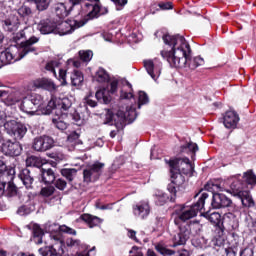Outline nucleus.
<instances>
[{
    "instance_id": "obj_15",
    "label": "nucleus",
    "mask_w": 256,
    "mask_h": 256,
    "mask_svg": "<svg viewBox=\"0 0 256 256\" xmlns=\"http://www.w3.org/2000/svg\"><path fill=\"white\" fill-rule=\"evenodd\" d=\"M21 150V144L18 142L7 140L2 144V153H4V155H8L9 157H19V155H21Z\"/></svg>"
},
{
    "instance_id": "obj_36",
    "label": "nucleus",
    "mask_w": 256,
    "mask_h": 256,
    "mask_svg": "<svg viewBox=\"0 0 256 256\" xmlns=\"http://www.w3.org/2000/svg\"><path fill=\"white\" fill-rule=\"evenodd\" d=\"M33 235L35 243H37V245H41V243H43V236L45 233H43V230L41 227H39V225L33 226Z\"/></svg>"
},
{
    "instance_id": "obj_31",
    "label": "nucleus",
    "mask_w": 256,
    "mask_h": 256,
    "mask_svg": "<svg viewBox=\"0 0 256 256\" xmlns=\"http://www.w3.org/2000/svg\"><path fill=\"white\" fill-rule=\"evenodd\" d=\"M41 177L43 183H45L46 185H50L51 183L55 182V172L53 171V169H42Z\"/></svg>"
},
{
    "instance_id": "obj_26",
    "label": "nucleus",
    "mask_w": 256,
    "mask_h": 256,
    "mask_svg": "<svg viewBox=\"0 0 256 256\" xmlns=\"http://www.w3.org/2000/svg\"><path fill=\"white\" fill-rule=\"evenodd\" d=\"M173 196V194L170 193V196L167 195V193L158 190L156 191V193L154 194V199H155V204L158 205L159 207H163V205H165V203H167V201H173L171 200V197Z\"/></svg>"
},
{
    "instance_id": "obj_47",
    "label": "nucleus",
    "mask_w": 256,
    "mask_h": 256,
    "mask_svg": "<svg viewBox=\"0 0 256 256\" xmlns=\"http://www.w3.org/2000/svg\"><path fill=\"white\" fill-rule=\"evenodd\" d=\"M45 230L48 233H57V231H61V226L57 223L48 222L45 224Z\"/></svg>"
},
{
    "instance_id": "obj_30",
    "label": "nucleus",
    "mask_w": 256,
    "mask_h": 256,
    "mask_svg": "<svg viewBox=\"0 0 256 256\" xmlns=\"http://www.w3.org/2000/svg\"><path fill=\"white\" fill-rule=\"evenodd\" d=\"M199 151L197 143L189 142L186 145L180 147V153H188L191 157H195V154Z\"/></svg>"
},
{
    "instance_id": "obj_35",
    "label": "nucleus",
    "mask_w": 256,
    "mask_h": 256,
    "mask_svg": "<svg viewBox=\"0 0 256 256\" xmlns=\"http://www.w3.org/2000/svg\"><path fill=\"white\" fill-rule=\"evenodd\" d=\"M62 177H65L69 183L73 182V180L77 177V169L75 168H63L60 171Z\"/></svg>"
},
{
    "instance_id": "obj_24",
    "label": "nucleus",
    "mask_w": 256,
    "mask_h": 256,
    "mask_svg": "<svg viewBox=\"0 0 256 256\" xmlns=\"http://www.w3.org/2000/svg\"><path fill=\"white\" fill-rule=\"evenodd\" d=\"M19 179L25 185L26 189H33V177L31 176V170L25 168L18 174Z\"/></svg>"
},
{
    "instance_id": "obj_60",
    "label": "nucleus",
    "mask_w": 256,
    "mask_h": 256,
    "mask_svg": "<svg viewBox=\"0 0 256 256\" xmlns=\"http://www.w3.org/2000/svg\"><path fill=\"white\" fill-rule=\"evenodd\" d=\"M18 215H27L29 213V209H27L25 206H21L20 208H18L17 210Z\"/></svg>"
},
{
    "instance_id": "obj_5",
    "label": "nucleus",
    "mask_w": 256,
    "mask_h": 256,
    "mask_svg": "<svg viewBox=\"0 0 256 256\" xmlns=\"http://www.w3.org/2000/svg\"><path fill=\"white\" fill-rule=\"evenodd\" d=\"M6 118L5 112H0V125H3L8 135H13L15 139H23L27 133V127L21 123H17L15 120L5 122Z\"/></svg>"
},
{
    "instance_id": "obj_42",
    "label": "nucleus",
    "mask_w": 256,
    "mask_h": 256,
    "mask_svg": "<svg viewBox=\"0 0 256 256\" xmlns=\"http://www.w3.org/2000/svg\"><path fill=\"white\" fill-rule=\"evenodd\" d=\"M37 11H47L49 5H51V0H33Z\"/></svg>"
},
{
    "instance_id": "obj_2",
    "label": "nucleus",
    "mask_w": 256,
    "mask_h": 256,
    "mask_svg": "<svg viewBox=\"0 0 256 256\" xmlns=\"http://www.w3.org/2000/svg\"><path fill=\"white\" fill-rule=\"evenodd\" d=\"M208 198L209 194L204 192L195 204L192 206H183L180 209V213L174 218V223L179 227V232L174 236L173 247L185 245V243L189 241V238L191 237V225L186 223V221L197 217V213L205 207V199Z\"/></svg>"
},
{
    "instance_id": "obj_59",
    "label": "nucleus",
    "mask_w": 256,
    "mask_h": 256,
    "mask_svg": "<svg viewBox=\"0 0 256 256\" xmlns=\"http://www.w3.org/2000/svg\"><path fill=\"white\" fill-rule=\"evenodd\" d=\"M160 9H162L163 11H166L167 9H173V4L171 2H167V3H160L159 4Z\"/></svg>"
},
{
    "instance_id": "obj_8",
    "label": "nucleus",
    "mask_w": 256,
    "mask_h": 256,
    "mask_svg": "<svg viewBox=\"0 0 256 256\" xmlns=\"http://www.w3.org/2000/svg\"><path fill=\"white\" fill-rule=\"evenodd\" d=\"M165 163L169 165L170 169H174V171H178L179 173H183V175H193V164L187 157L176 158V159H165Z\"/></svg>"
},
{
    "instance_id": "obj_14",
    "label": "nucleus",
    "mask_w": 256,
    "mask_h": 256,
    "mask_svg": "<svg viewBox=\"0 0 256 256\" xmlns=\"http://www.w3.org/2000/svg\"><path fill=\"white\" fill-rule=\"evenodd\" d=\"M50 237H52V239L54 241H56L57 243L55 245L40 248L39 249L40 255H42V256H58V255H61V253H63V249H61V247H63V241H61V239H59V237H57V236L50 235Z\"/></svg>"
},
{
    "instance_id": "obj_40",
    "label": "nucleus",
    "mask_w": 256,
    "mask_h": 256,
    "mask_svg": "<svg viewBox=\"0 0 256 256\" xmlns=\"http://www.w3.org/2000/svg\"><path fill=\"white\" fill-rule=\"evenodd\" d=\"M243 179L247 185H256V175L253 170L244 172Z\"/></svg>"
},
{
    "instance_id": "obj_43",
    "label": "nucleus",
    "mask_w": 256,
    "mask_h": 256,
    "mask_svg": "<svg viewBox=\"0 0 256 256\" xmlns=\"http://www.w3.org/2000/svg\"><path fill=\"white\" fill-rule=\"evenodd\" d=\"M27 31H33V28H25L24 30L14 34L12 37L14 43H19L21 39H27Z\"/></svg>"
},
{
    "instance_id": "obj_64",
    "label": "nucleus",
    "mask_w": 256,
    "mask_h": 256,
    "mask_svg": "<svg viewBox=\"0 0 256 256\" xmlns=\"http://www.w3.org/2000/svg\"><path fill=\"white\" fill-rule=\"evenodd\" d=\"M6 185H7V182H0V195H3V193H5Z\"/></svg>"
},
{
    "instance_id": "obj_9",
    "label": "nucleus",
    "mask_w": 256,
    "mask_h": 256,
    "mask_svg": "<svg viewBox=\"0 0 256 256\" xmlns=\"http://www.w3.org/2000/svg\"><path fill=\"white\" fill-rule=\"evenodd\" d=\"M171 173V183L168 184L167 190L172 195L170 197L171 201H175V196L177 195V187L185 184V176L175 169L170 168Z\"/></svg>"
},
{
    "instance_id": "obj_53",
    "label": "nucleus",
    "mask_w": 256,
    "mask_h": 256,
    "mask_svg": "<svg viewBox=\"0 0 256 256\" xmlns=\"http://www.w3.org/2000/svg\"><path fill=\"white\" fill-rule=\"evenodd\" d=\"M60 231L61 233H67L68 235H77V231L67 225L60 226Z\"/></svg>"
},
{
    "instance_id": "obj_62",
    "label": "nucleus",
    "mask_w": 256,
    "mask_h": 256,
    "mask_svg": "<svg viewBox=\"0 0 256 256\" xmlns=\"http://www.w3.org/2000/svg\"><path fill=\"white\" fill-rule=\"evenodd\" d=\"M224 251L226 256H237V253L233 248H226Z\"/></svg>"
},
{
    "instance_id": "obj_49",
    "label": "nucleus",
    "mask_w": 256,
    "mask_h": 256,
    "mask_svg": "<svg viewBox=\"0 0 256 256\" xmlns=\"http://www.w3.org/2000/svg\"><path fill=\"white\" fill-rule=\"evenodd\" d=\"M57 67H59V61L53 60L48 62L45 68L46 71H50L51 73H53L54 77H57V72H55V69H57Z\"/></svg>"
},
{
    "instance_id": "obj_23",
    "label": "nucleus",
    "mask_w": 256,
    "mask_h": 256,
    "mask_svg": "<svg viewBox=\"0 0 256 256\" xmlns=\"http://www.w3.org/2000/svg\"><path fill=\"white\" fill-rule=\"evenodd\" d=\"M34 87H37V89H45V91H55L57 89L55 82L49 78H41L35 80Z\"/></svg>"
},
{
    "instance_id": "obj_4",
    "label": "nucleus",
    "mask_w": 256,
    "mask_h": 256,
    "mask_svg": "<svg viewBox=\"0 0 256 256\" xmlns=\"http://www.w3.org/2000/svg\"><path fill=\"white\" fill-rule=\"evenodd\" d=\"M71 105H73V102L69 98H52L42 113L44 115L54 113L57 117H61V115H67Z\"/></svg>"
},
{
    "instance_id": "obj_13",
    "label": "nucleus",
    "mask_w": 256,
    "mask_h": 256,
    "mask_svg": "<svg viewBox=\"0 0 256 256\" xmlns=\"http://www.w3.org/2000/svg\"><path fill=\"white\" fill-rule=\"evenodd\" d=\"M55 146V140L50 136H40L36 137L33 141L32 148L34 151L44 152L53 149Z\"/></svg>"
},
{
    "instance_id": "obj_27",
    "label": "nucleus",
    "mask_w": 256,
    "mask_h": 256,
    "mask_svg": "<svg viewBox=\"0 0 256 256\" xmlns=\"http://www.w3.org/2000/svg\"><path fill=\"white\" fill-rule=\"evenodd\" d=\"M95 96L99 103H104V105H108V103H111V95L109 94V90L105 88L98 90Z\"/></svg>"
},
{
    "instance_id": "obj_33",
    "label": "nucleus",
    "mask_w": 256,
    "mask_h": 256,
    "mask_svg": "<svg viewBox=\"0 0 256 256\" xmlns=\"http://www.w3.org/2000/svg\"><path fill=\"white\" fill-rule=\"evenodd\" d=\"M2 26L4 31H9L10 33H12L13 31H17V29H19V20L15 19V20H11V19H7L4 20L2 22Z\"/></svg>"
},
{
    "instance_id": "obj_41",
    "label": "nucleus",
    "mask_w": 256,
    "mask_h": 256,
    "mask_svg": "<svg viewBox=\"0 0 256 256\" xmlns=\"http://www.w3.org/2000/svg\"><path fill=\"white\" fill-rule=\"evenodd\" d=\"M26 165L27 167H41L43 165V162H41V158L36 156H30L26 159Z\"/></svg>"
},
{
    "instance_id": "obj_21",
    "label": "nucleus",
    "mask_w": 256,
    "mask_h": 256,
    "mask_svg": "<svg viewBox=\"0 0 256 256\" xmlns=\"http://www.w3.org/2000/svg\"><path fill=\"white\" fill-rule=\"evenodd\" d=\"M53 10L59 19H65V17H69L71 11H73V6H69L68 3L59 2L54 4Z\"/></svg>"
},
{
    "instance_id": "obj_34",
    "label": "nucleus",
    "mask_w": 256,
    "mask_h": 256,
    "mask_svg": "<svg viewBox=\"0 0 256 256\" xmlns=\"http://www.w3.org/2000/svg\"><path fill=\"white\" fill-rule=\"evenodd\" d=\"M81 219L82 221H85V223H88L90 228L97 227V225H100L101 223V218L91 214H83Z\"/></svg>"
},
{
    "instance_id": "obj_45",
    "label": "nucleus",
    "mask_w": 256,
    "mask_h": 256,
    "mask_svg": "<svg viewBox=\"0 0 256 256\" xmlns=\"http://www.w3.org/2000/svg\"><path fill=\"white\" fill-rule=\"evenodd\" d=\"M17 13L20 17H31V15H33V10H31L29 6L23 5L17 10Z\"/></svg>"
},
{
    "instance_id": "obj_22",
    "label": "nucleus",
    "mask_w": 256,
    "mask_h": 256,
    "mask_svg": "<svg viewBox=\"0 0 256 256\" xmlns=\"http://www.w3.org/2000/svg\"><path fill=\"white\" fill-rule=\"evenodd\" d=\"M133 211H134V215L136 217H139V219H145L151 211V209L149 207V202L142 201V202L138 203L133 208Z\"/></svg>"
},
{
    "instance_id": "obj_63",
    "label": "nucleus",
    "mask_w": 256,
    "mask_h": 256,
    "mask_svg": "<svg viewBox=\"0 0 256 256\" xmlns=\"http://www.w3.org/2000/svg\"><path fill=\"white\" fill-rule=\"evenodd\" d=\"M135 235H137V232H135V230H128V237L130 239H133L134 241H137V237Z\"/></svg>"
},
{
    "instance_id": "obj_55",
    "label": "nucleus",
    "mask_w": 256,
    "mask_h": 256,
    "mask_svg": "<svg viewBox=\"0 0 256 256\" xmlns=\"http://www.w3.org/2000/svg\"><path fill=\"white\" fill-rule=\"evenodd\" d=\"M0 173H2L3 179H5V177H9V172H7V165L5 162H3V160H0Z\"/></svg>"
},
{
    "instance_id": "obj_58",
    "label": "nucleus",
    "mask_w": 256,
    "mask_h": 256,
    "mask_svg": "<svg viewBox=\"0 0 256 256\" xmlns=\"http://www.w3.org/2000/svg\"><path fill=\"white\" fill-rule=\"evenodd\" d=\"M118 85H119V81L112 80L110 83V93H115V91H117Z\"/></svg>"
},
{
    "instance_id": "obj_17",
    "label": "nucleus",
    "mask_w": 256,
    "mask_h": 256,
    "mask_svg": "<svg viewBox=\"0 0 256 256\" xmlns=\"http://www.w3.org/2000/svg\"><path fill=\"white\" fill-rule=\"evenodd\" d=\"M85 7L90 10L88 12V19H95V17H99V15H107V13H109V9L101 6L99 3H86Z\"/></svg>"
},
{
    "instance_id": "obj_19",
    "label": "nucleus",
    "mask_w": 256,
    "mask_h": 256,
    "mask_svg": "<svg viewBox=\"0 0 256 256\" xmlns=\"http://www.w3.org/2000/svg\"><path fill=\"white\" fill-rule=\"evenodd\" d=\"M0 101L10 107L11 105H15L19 103V97L17 94L9 89L7 90H0Z\"/></svg>"
},
{
    "instance_id": "obj_48",
    "label": "nucleus",
    "mask_w": 256,
    "mask_h": 256,
    "mask_svg": "<svg viewBox=\"0 0 256 256\" xmlns=\"http://www.w3.org/2000/svg\"><path fill=\"white\" fill-rule=\"evenodd\" d=\"M79 56L81 61L84 63H89L91 59H93V51L87 50V51H80Z\"/></svg>"
},
{
    "instance_id": "obj_52",
    "label": "nucleus",
    "mask_w": 256,
    "mask_h": 256,
    "mask_svg": "<svg viewBox=\"0 0 256 256\" xmlns=\"http://www.w3.org/2000/svg\"><path fill=\"white\" fill-rule=\"evenodd\" d=\"M58 80L61 82V85H67V71L60 69Z\"/></svg>"
},
{
    "instance_id": "obj_6",
    "label": "nucleus",
    "mask_w": 256,
    "mask_h": 256,
    "mask_svg": "<svg viewBox=\"0 0 256 256\" xmlns=\"http://www.w3.org/2000/svg\"><path fill=\"white\" fill-rule=\"evenodd\" d=\"M105 111L108 121H113L114 119L117 129H123V127H125V121H127V119L129 121H135V119H137V113L133 108H130L126 112L118 111L116 116H114L113 111L109 109H106Z\"/></svg>"
},
{
    "instance_id": "obj_20",
    "label": "nucleus",
    "mask_w": 256,
    "mask_h": 256,
    "mask_svg": "<svg viewBox=\"0 0 256 256\" xmlns=\"http://www.w3.org/2000/svg\"><path fill=\"white\" fill-rule=\"evenodd\" d=\"M239 123V114L235 111H227L223 117V124L226 129H236Z\"/></svg>"
},
{
    "instance_id": "obj_32",
    "label": "nucleus",
    "mask_w": 256,
    "mask_h": 256,
    "mask_svg": "<svg viewBox=\"0 0 256 256\" xmlns=\"http://www.w3.org/2000/svg\"><path fill=\"white\" fill-rule=\"evenodd\" d=\"M202 217H205L212 225H219L221 223V214L219 212L207 211L202 214Z\"/></svg>"
},
{
    "instance_id": "obj_7",
    "label": "nucleus",
    "mask_w": 256,
    "mask_h": 256,
    "mask_svg": "<svg viewBox=\"0 0 256 256\" xmlns=\"http://www.w3.org/2000/svg\"><path fill=\"white\" fill-rule=\"evenodd\" d=\"M41 105H43V97L39 94H32L22 100L20 109L28 115H35Z\"/></svg>"
},
{
    "instance_id": "obj_11",
    "label": "nucleus",
    "mask_w": 256,
    "mask_h": 256,
    "mask_svg": "<svg viewBox=\"0 0 256 256\" xmlns=\"http://www.w3.org/2000/svg\"><path fill=\"white\" fill-rule=\"evenodd\" d=\"M103 167H105V164L101 162H95L94 164L88 166L83 171L84 181L86 183H91V181H97V179H99V177L101 176Z\"/></svg>"
},
{
    "instance_id": "obj_54",
    "label": "nucleus",
    "mask_w": 256,
    "mask_h": 256,
    "mask_svg": "<svg viewBox=\"0 0 256 256\" xmlns=\"http://www.w3.org/2000/svg\"><path fill=\"white\" fill-rule=\"evenodd\" d=\"M55 187H56V189H59L60 191H63L67 187V182L65 180L59 178L55 182Z\"/></svg>"
},
{
    "instance_id": "obj_38",
    "label": "nucleus",
    "mask_w": 256,
    "mask_h": 256,
    "mask_svg": "<svg viewBox=\"0 0 256 256\" xmlns=\"http://www.w3.org/2000/svg\"><path fill=\"white\" fill-rule=\"evenodd\" d=\"M204 189L205 191H210V193H212L213 195L219 193V191H225V188H223L221 184H215L213 182H208L207 184H205Z\"/></svg>"
},
{
    "instance_id": "obj_46",
    "label": "nucleus",
    "mask_w": 256,
    "mask_h": 256,
    "mask_svg": "<svg viewBox=\"0 0 256 256\" xmlns=\"http://www.w3.org/2000/svg\"><path fill=\"white\" fill-rule=\"evenodd\" d=\"M52 123L55 125L56 129H59L60 131H65V129H67V123L61 120L59 116L57 118H53Z\"/></svg>"
},
{
    "instance_id": "obj_3",
    "label": "nucleus",
    "mask_w": 256,
    "mask_h": 256,
    "mask_svg": "<svg viewBox=\"0 0 256 256\" xmlns=\"http://www.w3.org/2000/svg\"><path fill=\"white\" fill-rule=\"evenodd\" d=\"M35 43H39V37L32 36L28 40L21 42L19 46H10L0 53V62L2 65H11L21 61L29 53H35Z\"/></svg>"
},
{
    "instance_id": "obj_18",
    "label": "nucleus",
    "mask_w": 256,
    "mask_h": 256,
    "mask_svg": "<svg viewBox=\"0 0 256 256\" xmlns=\"http://www.w3.org/2000/svg\"><path fill=\"white\" fill-rule=\"evenodd\" d=\"M232 203L233 201L226 197L225 194L216 193L213 195L212 207L214 209H223L225 207H231Z\"/></svg>"
},
{
    "instance_id": "obj_28",
    "label": "nucleus",
    "mask_w": 256,
    "mask_h": 256,
    "mask_svg": "<svg viewBox=\"0 0 256 256\" xmlns=\"http://www.w3.org/2000/svg\"><path fill=\"white\" fill-rule=\"evenodd\" d=\"M13 175H15V170L12 169L10 170V175L8 176L9 181L6 183V193L8 197H15V195H17V186L11 182L13 181Z\"/></svg>"
},
{
    "instance_id": "obj_10",
    "label": "nucleus",
    "mask_w": 256,
    "mask_h": 256,
    "mask_svg": "<svg viewBox=\"0 0 256 256\" xmlns=\"http://www.w3.org/2000/svg\"><path fill=\"white\" fill-rule=\"evenodd\" d=\"M85 22L77 21V20H67L58 25H56V35H71L75 29H79L83 27Z\"/></svg>"
},
{
    "instance_id": "obj_51",
    "label": "nucleus",
    "mask_w": 256,
    "mask_h": 256,
    "mask_svg": "<svg viewBox=\"0 0 256 256\" xmlns=\"http://www.w3.org/2000/svg\"><path fill=\"white\" fill-rule=\"evenodd\" d=\"M54 193L55 187L53 186H48L41 189V195H43V197H51V195H53Z\"/></svg>"
},
{
    "instance_id": "obj_61",
    "label": "nucleus",
    "mask_w": 256,
    "mask_h": 256,
    "mask_svg": "<svg viewBox=\"0 0 256 256\" xmlns=\"http://www.w3.org/2000/svg\"><path fill=\"white\" fill-rule=\"evenodd\" d=\"M121 99H132L133 93L131 92H121L120 94Z\"/></svg>"
},
{
    "instance_id": "obj_12",
    "label": "nucleus",
    "mask_w": 256,
    "mask_h": 256,
    "mask_svg": "<svg viewBox=\"0 0 256 256\" xmlns=\"http://www.w3.org/2000/svg\"><path fill=\"white\" fill-rule=\"evenodd\" d=\"M144 67L150 75V77L154 80L157 81L158 77H161V69H163V64L159 59L155 58L153 60H144Z\"/></svg>"
},
{
    "instance_id": "obj_1",
    "label": "nucleus",
    "mask_w": 256,
    "mask_h": 256,
    "mask_svg": "<svg viewBox=\"0 0 256 256\" xmlns=\"http://www.w3.org/2000/svg\"><path fill=\"white\" fill-rule=\"evenodd\" d=\"M162 39L166 50L161 51V56L172 67H187L188 65L190 69H197L205 65V60L201 56L191 58V45L182 35L166 34Z\"/></svg>"
},
{
    "instance_id": "obj_37",
    "label": "nucleus",
    "mask_w": 256,
    "mask_h": 256,
    "mask_svg": "<svg viewBox=\"0 0 256 256\" xmlns=\"http://www.w3.org/2000/svg\"><path fill=\"white\" fill-rule=\"evenodd\" d=\"M83 73L78 70H74L72 75H71V83L74 87H79L81 83H83Z\"/></svg>"
},
{
    "instance_id": "obj_16",
    "label": "nucleus",
    "mask_w": 256,
    "mask_h": 256,
    "mask_svg": "<svg viewBox=\"0 0 256 256\" xmlns=\"http://www.w3.org/2000/svg\"><path fill=\"white\" fill-rule=\"evenodd\" d=\"M38 30L42 35H51L57 33V23L51 19H44L38 23Z\"/></svg>"
},
{
    "instance_id": "obj_50",
    "label": "nucleus",
    "mask_w": 256,
    "mask_h": 256,
    "mask_svg": "<svg viewBox=\"0 0 256 256\" xmlns=\"http://www.w3.org/2000/svg\"><path fill=\"white\" fill-rule=\"evenodd\" d=\"M138 101V109H141V105H147L149 103V96H147V93L140 91Z\"/></svg>"
},
{
    "instance_id": "obj_25",
    "label": "nucleus",
    "mask_w": 256,
    "mask_h": 256,
    "mask_svg": "<svg viewBox=\"0 0 256 256\" xmlns=\"http://www.w3.org/2000/svg\"><path fill=\"white\" fill-rule=\"evenodd\" d=\"M245 187H247V184L238 180L237 176L234 177V180L230 184L231 191L236 197L245 191Z\"/></svg>"
},
{
    "instance_id": "obj_57",
    "label": "nucleus",
    "mask_w": 256,
    "mask_h": 256,
    "mask_svg": "<svg viewBox=\"0 0 256 256\" xmlns=\"http://www.w3.org/2000/svg\"><path fill=\"white\" fill-rule=\"evenodd\" d=\"M112 3L116 5L117 11H120V9H123L127 5V0H112Z\"/></svg>"
},
{
    "instance_id": "obj_44",
    "label": "nucleus",
    "mask_w": 256,
    "mask_h": 256,
    "mask_svg": "<svg viewBox=\"0 0 256 256\" xmlns=\"http://www.w3.org/2000/svg\"><path fill=\"white\" fill-rule=\"evenodd\" d=\"M156 251L160 253V255L167 256V255H175V251L163 246V244H157L155 247Z\"/></svg>"
},
{
    "instance_id": "obj_39",
    "label": "nucleus",
    "mask_w": 256,
    "mask_h": 256,
    "mask_svg": "<svg viewBox=\"0 0 256 256\" xmlns=\"http://www.w3.org/2000/svg\"><path fill=\"white\" fill-rule=\"evenodd\" d=\"M95 77L98 83H107L109 82V79H110L109 73H107L106 70L103 68L98 69Z\"/></svg>"
},
{
    "instance_id": "obj_56",
    "label": "nucleus",
    "mask_w": 256,
    "mask_h": 256,
    "mask_svg": "<svg viewBox=\"0 0 256 256\" xmlns=\"http://www.w3.org/2000/svg\"><path fill=\"white\" fill-rule=\"evenodd\" d=\"M80 243L81 242L77 239H73V238H67L66 239L67 247H79Z\"/></svg>"
},
{
    "instance_id": "obj_29",
    "label": "nucleus",
    "mask_w": 256,
    "mask_h": 256,
    "mask_svg": "<svg viewBox=\"0 0 256 256\" xmlns=\"http://www.w3.org/2000/svg\"><path fill=\"white\" fill-rule=\"evenodd\" d=\"M238 198L241 200V203L244 207H254L255 202L253 201V197H251V193L249 191H244Z\"/></svg>"
}]
</instances>
